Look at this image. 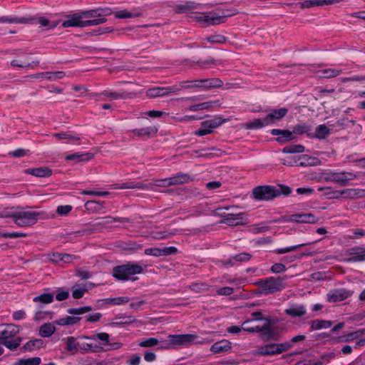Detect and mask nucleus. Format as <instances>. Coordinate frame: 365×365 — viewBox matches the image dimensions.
Here are the masks:
<instances>
[{
  "mask_svg": "<svg viewBox=\"0 0 365 365\" xmlns=\"http://www.w3.org/2000/svg\"><path fill=\"white\" fill-rule=\"evenodd\" d=\"M110 14L111 11L109 8L86 11L68 16V19L63 21L62 26L64 28L96 26L105 23L106 21V16Z\"/></svg>",
  "mask_w": 365,
  "mask_h": 365,
  "instance_id": "nucleus-1",
  "label": "nucleus"
},
{
  "mask_svg": "<svg viewBox=\"0 0 365 365\" xmlns=\"http://www.w3.org/2000/svg\"><path fill=\"white\" fill-rule=\"evenodd\" d=\"M235 13H231L227 11L218 10L217 11H210L206 13L202 12H191L190 17L198 22L204 26L219 24L223 21L225 18L234 15Z\"/></svg>",
  "mask_w": 365,
  "mask_h": 365,
  "instance_id": "nucleus-2",
  "label": "nucleus"
},
{
  "mask_svg": "<svg viewBox=\"0 0 365 365\" xmlns=\"http://www.w3.org/2000/svg\"><path fill=\"white\" fill-rule=\"evenodd\" d=\"M144 270V267L138 263H127L113 268V276L123 281L135 280L133 276L141 274Z\"/></svg>",
  "mask_w": 365,
  "mask_h": 365,
  "instance_id": "nucleus-3",
  "label": "nucleus"
},
{
  "mask_svg": "<svg viewBox=\"0 0 365 365\" xmlns=\"http://www.w3.org/2000/svg\"><path fill=\"white\" fill-rule=\"evenodd\" d=\"M222 81L219 78H203L187 81L182 83L184 88L192 89L193 91L207 90L212 88H219L222 86Z\"/></svg>",
  "mask_w": 365,
  "mask_h": 365,
  "instance_id": "nucleus-4",
  "label": "nucleus"
},
{
  "mask_svg": "<svg viewBox=\"0 0 365 365\" xmlns=\"http://www.w3.org/2000/svg\"><path fill=\"white\" fill-rule=\"evenodd\" d=\"M259 287L261 292L264 294H272L277 292H280L285 288V284L282 278H275L269 277L264 279H261L256 282Z\"/></svg>",
  "mask_w": 365,
  "mask_h": 365,
  "instance_id": "nucleus-5",
  "label": "nucleus"
},
{
  "mask_svg": "<svg viewBox=\"0 0 365 365\" xmlns=\"http://www.w3.org/2000/svg\"><path fill=\"white\" fill-rule=\"evenodd\" d=\"M39 213L26 208H16L15 224L19 227L34 225L38 220Z\"/></svg>",
  "mask_w": 365,
  "mask_h": 365,
  "instance_id": "nucleus-6",
  "label": "nucleus"
},
{
  "mask_svg": "<svg viewBox=\"0 0 365 365\" xmlns=\"http://www.w3.org/2000/svg\"><path fill=\"white\" fill-rule=\"evenodd\" d=\"M92 310L90 306H85L78 308H70L67 312L73 316H67L56 321V324L58 326L73 325L79 322L81 318L78 315L84 314Z\"/></svg>",
  "mask_w": 365,
  "mask_h": 365,
  "instance_id": "nucleus-7",
  "label": "nucleus"
},
{
  "mask_svg": "<svg viewBox=\"0 0 365 365\" xmlns=\"http://www.w3.org/2000/svg\"><path fill=\"white\" fill-rule=\"evenodd\" d=\"M292 344L289 342L279 344L271 343L259 347L257 351H256L255 354L262 356H274L287 351L292 347Z\"/></svg>",
  "mask_w": 365,
  "mask_h": 365,
  "instance_id": "nucleus-8",
  "label": "nucleus"
},
{
  "mask_svg": "<svg viewBox=\"0 0 365 365\" xmlns=\"http://www.w3.org/2000/svg\"><path fill=\"white\" fill-rule=\"evenodd\" d=\"M169 339L163 341L160 348L171 349L180 345H186L192 342L196 336L193 334H170Z\"/></svg>",
  "mask_w": 365,
  "mask_h": 365,
  "instance_id": "nucleus-9",
  "label": "nucleus"
},
{
  "mask_svg": "<svg viewBox=\"0 0 365 365\" xmlns=\"http://www.w3.org/2000/svg\"><path fill=\"white\" fill-rule=\"evenodd\" d=\"M192 180V178L190 177V175L186 173H180L170 178L156 180L155 182V185L158 187H168L170 185L187 183Z\"/></svg>",
  "mask_w": 365,
  "mask_h": 365,
  "instance_id": "nucleus-10",
  "label": "nucleus"
},
{
  "mask_svg": "<svg viewBox=\"0 0 365 365\" xmlns=\"http://www.w3.org/2000/svg\"><path fill=\"white\" fill-rule=\"evenodd\" d=\"M224 120L219 117L215 116L214 118L205 120L201 123V127L195 132V134L198 136H203L205 135L210 134L212 133L214 129L220 126L223 123Z\"/></svg>",
  "mask_w": 365,
  "mask_h": 365,
  "instance_id": "nucleus-11",
  "label": "nucleus"
},
{
  "mask_svg": "<svg viewBox=\"0 0 365 365\" xmlns=\"http://www.w3.org/2000/svg\"><path fill=\"white\" fill-rule=\"evenodd\" d=\"M253 196L258 200H269L279 195V192L272 186L264 185L255 187L252 192Z\"/></svg>",
  "mask_w": 365,
  "mask_h": 365,
  "instance_id": "nucleus-12",
  "label": "nucleus"
},
{
  "mask_svg": "<svg viewBox=\"0 0 365 365\" xmlns=\"http://www.w3.org/2000/svg\"><path fill=\"white\" fill-rule=\"evenodd\" d=\"M357 178V175L351 172H330L327 174L325 180L333 182L339 183L341 185H346L350 180Z\"/></svg>",
  "mask_w": 365,
  "mask_h": 365,
  "instance_id": "nucleus-13",
  "label": "nucleus"
},
{
  "mask_svg": "<svg viewBox=\"0 0 365 365\" xmlns=\"http://www.w3.org/2000/svg\"><path fill=\"white\" fill-rule=\"evenodd\" d=\"M319 218L312 213H298L289 216L287 222L297 223L316 224Z\"/></svg>",
  "mask_w": 365,
  "mask_h": 365,
  "instance_id": "nucleus-14",
  "label": "nucleus"
},
{
  "mask_svg": "<svg viewBox=\"0 0 365 365\" xmlns=\"http://www.w3.org/2000/svg\"><path fill=\"white\" fill-rule=\"evenodd\" d=\"M352 293V292L345 289H334L327 294V300L329 302H341L351 296Z\"/></svg>",
  "mask_w": 365,
  "mask_h": 365,
  "instance_id": "nucleus-15",
  "label": "nucleus"
},
{
  "mask_svg": "<svg viewBox=\"0 0 365 365\" xmlns=\"http://www.w3.org/2000/svg\"><path fill=\"white\" fill-rule=\"evenodd\" d=\"M109 9L111 11L110 14H113L115 18L120 19L139 17L142 15L140 8H134L131 11L127 9L112 11L110 9Z\"/></svg>",
  "mask_w": 365,
  "mask_h": 365,
  "instance_id": "nucleus-16",
  "label": "nucleus"
},
{
  "mask_svg": "<svg viewBox=\"0 0 365 365\" xmlns=\"http://www.w3.org/2000/svg\"><path fill=\"white\" fill-rule=\"evenodd\" d=\"M178 89L174 87H155L147 91V96L151 98L163 97L175 93Z\"/></svg>",
  "mask_w": 365,
  "mask_h": 365,
  "instance_id": "nucleus-17",
  "label": "nucleus"
},
{
  "mask_svg": "<svg viewBox=\"0 0 365 365\" xmlns=\"http://www.w3.org/2000/svg\"><path fill=\"white\" fill-rule=\"evenodd\" d=\"M53 136L58 140L73 145L78 144L81 139L78 135L73 132H62L54 133L53 134Z\"/></svg>",
  "mask_w": 365,
  "mask_h": 365,
  "instance_id": "nucleus-18",
  "label": "nucleus"
},
{
  "mask_svg": "<svg viewBox=\"0 0 365 365\" xmlns=\"http://www.w3.org/2000/svg\"><path fill=\"white\" fill-rule=\"evenodd\" d=\"M340 197L346 199H357L365 197V190L358 188H346L339 190Z\"/></svg>",
  "mask_w": 365,
  "mask_h": 365,
  "instance_id": "nucleus-19",
  "label": "nucleus"
},
{
  "mask_svg": "<svg viewBox=\"0 0 365 365\" xmlns=\"http://www.w3.org/2000/svg\"><path fill=\"white\" fill-rule=\"evenodd\" d=\"M20 331L19 327L14 324H6L5 328L0 331V340L5 341L15 336Z\"/></svg>",
  "mask_w": 365,
  "mask_h": 365,
  "instance_id": "nucleus-20",
  "label": "nucleus"
},
{
  "mask_svg": "<svg viewBox=\"0 0 365 365\" xmlns=\"http://www.w3.org/2000/svg\"><path fill=\"white\" fill-rule=\"evenodd\" d=\"M232 348L231 342L226 339H222L219 341L214 343L211 347L210 350L213 353L220 354L225 353L230 351Z\"/></svg>",
  "mask_w": 365,
  "mask_h": 365,
  "instance_id": "nucleus-21",
  "label": "nucleus"
},
{
  "mask_svg": "<svg viewBox=\"0 0 365 365\" xmlns=\"http://www.w3.org/2000/svg\"><path fill=\"white\" fill-rule=\"evenodd\" d=\"M273 135H278L277 141L282 143L290 141L294 138L293 133L290 131L279 129H273L271 130Z\"/></svg>",
  "mask_w": 365,
  "mask_h": 365,
  "instance_id": "nucleus-22",
  "label": "nucleus"
},
{
  "mask_svg": "<svg viewBox=\"0 0 365 365\" xmlns=\"http://www.w3.org/2000/svg\"><path fill=\"white\" fill-rule=\"evenodd\" d=\"M287 113V109L284 108L274 110L265 117V120L269 124L274 123L282 119Z\"/></svg>",
  "mask_w": 365,
  "mask_h": 365,
  "instance_id": "nucleus-23",
  "label": "nucleus"
},
{
  "mask_svg": "<svg viewBox=\"0 0 365 365\" xmlns=\"http://www.w3.org/2000/svg\"><path fill=\"white\" fill-rule=\"evenodd\" d=\"M349 260L352 262L365 261V247H356L349 250Z\"/></svg>",
  "mask_w": 365,
  "mask_h": 365,
  "instance_id": "nucleus-24",
  "label": "nucleus"
},
{
  "mask_svg": "<svg viewBox=\"0 0 365 365\" xmlns=\"http://www.w3.org/2000/svg\"><path fill=\"white\" fill-rule=\"evenodd\" d=\"M66 344V350L71 354H75L79 350L80 341L77 338L73 336H68L63 339Z\"/></svg>",
  "mask_w": 365,
  "mask_h": 365,
  "instance_id": "nucleus-25",
  "label": "nucleus"
},
{
  "mask_svg": "<svg viewBox=\"0 0 365 365\" xmlns=\"http://www.w3.org/2000/svg\"><path fill=\"white\" fill-rule=\"evenodd\" d=\"M25 173L38 178H47L51 175L52 170L48 167H41L27 169Z\"/></svg>",
  "mask_w": 365,
  "mask_h": 365,
  "instance_id": "nucleus-26",
  "label": "nucleus"
},
{
  "mask_svg": "<svg viewBox=\"0 0 365 365\" xmlns=\"http://www.w3.org/2000/svg\"><path fill=\"white\" fill-rule=\"evenodd\" d=\"M175 250V248L173 247H165L163 249L152 247V248L145 249L144 251V253L146 255L160 257V256H163V255H168L172 253V250Z\"/></svg>",
  "mask_w": 365,
  "mask_h": 365,
  "instance_id": "nucleus-27",
  "label": "nucleus"
},
{
  "mask_svg": "<svg viewBox=\"0 0 365 365\" xmlns=\"http://www.w3.org/2000/svg\"><path fill=\"white\" fill-rule=\"evenodd\" d=\"M43 346V341L41 339H34L27 341L22 347L21 351L24 352L34 351L38 350Z\"/></svg>",
  "mask_w": 365,
  "mask_h": 365,
  "instance_id": "nucleus-28",
  "label": "nucleus"
},
{
  "mask_svg": "<svg viewBox=\"0 0 365 365\" xmlns=\"http://www.w3.org/2000/svg\"><path fill=\"white\" fill-rule=\"evenodd\" d=\"M79 350L82 352L98 353L104 351L105 349L101 345L80 341Z\"/></svg>",
  "mask_w": 365,
  "mask_h": 365,
  "instance_id": "nucleus-29",
  "label": "nucleus"
},
{
  "mask_svg": "<svg viewBox=\"0 0 365 365\" xmlns=\"http://www.w3.org/2000/svg\"><path fill=\"white\" fill-rule=\"evenodd\" d=\"M331 128L325 124L318 125L314 131V137L322 140L328 137L331 134Z\"/></svg>",
  "mask_w": 365,
  "mask_h": 365,
  "instance_id": "nucleus-30",
  "label": "nucleus"
},
{
  "mask_svg": "<svg viewBox=\"0 0 365 365\" xmlns=\"http://www.w3.org/2000/svg\"><path fill=\"white\" fill-rule=\"evenodd\" d=\"M285 313L292 317H302L306 314V308L303 305H292L285 309Z\"/></svg>",
  "mask_w": 365,
  "mask_h": 365,
  "instance_id": "nucleus-31",
  "label": "nucleus"
},
{
  "mask_svg": "<svg viewBox=\"0 0 365 365\" xmlns=\"http://www.w3.org/2000/svg\"><path fill=\"white\" fill-rule=\"evenodd\" d=\"M92 287L91 283L85 284H76L73 287L72 296L75 299L81 298L84 294Z\"/></svg>",
  "mask_w": 365,
  "mask_h": 365,
  "instance_id": "nucleus-32",
  "label": "nucleus"
},
{
  "mask_svg": "<svg viewBox=\"0 0 365 365\" xmlns=\"http://www.w3.org/2000/svg\"><path fill=\"white\" fill-rule=\"evenodd\" d=\"M53 312L50 311L38 309L34 312V320L36 322L51 319L53 318Z\"/></svg>",
  "mask_w": 365,
  "mask_h": 365,
  "instance_id": "nucleus-33",
  "label": "nucleus"
},
{
  "mask_svg": "<svg viewBox=\"0 0 365 365\" xmlns=\"http://www.w3.org/2000/svg\"><path fill=\"white\" fill-rule=\"evenodd\" d=\"M81 339H89V340H100L103 342V346H108L110 343V336L106 332H101L98 333L92 336H81Z\"/></svg>",
  "mask_w": 365,
  "mask_h": 365,
  "instance_id": "nucleus-34",
  "label": "nucleus"
},
{
  "mask_svg": "<svg viewBox=\"0 0 365 365\" xmlns=\"http://www.w3.org/2000/svg\"><path fill=\"white\" fill-rule=\"evenodd\" d=\"M158 132V128L155 126H150L147 128H140V129H134L133 130V133L135 135L137 136H151L155 135Z\"/></svg>",
  "mask_w": 365,
  "mask_h": 365,
  "instance_id": "nucleus-35",
  "label": "nucleus"
},
{
  "mask_svg": "<svg viewBox=\"0 0 365 365\" xmlns=\"http://www.w3.org/2000/svg\"><path fill=\"white\" fill-rule=\"evenodd\" d=\"M56 331V327L53 324L45 323L39 329V335L42 337H49Z\"/></svg>",
  "mask_w": 365,
  "mask_h": 365,
  "instance_id": "nucleus-36",
  "label": "nucleus"
},
{
  "mask_svg": "<svg viewBox=\"0 0 365 365\" xmlns=\"http://www.w3.org/2000/svg\"><path fill=\"white\" fill-rule=\"evenodd\" d=\"M54 299L53 294L51 293H43L34 297L33 301L36 303L47 304L53 302Z\"/></svg>",
  "mask_w": 365,
  "mask_h": 365,
  "instance_id": "nucleus-37",
  "label": "nucleus"
},
{
  "mask_svg": "<svg viewBox=\"0 0 365 365\" xmlns=\"http://www.w3.org/2000/svg\"><path fill=\"white\" fill-rule=\"evenodd\" d=\"M344 71L339 68H326L319 71V76L324 78H333L336 77Z\"/></svg>",
  "mask_w": 365,
  "mask_h": 365,
  "instance_id": "nucleus-38",
  "label": "nucleus"
},
{
  "mask_svg": "<svg viewBox=\"0 0 365 365\" xmlns=\"http://www.w3.org/2000/svg\"><path fill=\"white\" fill-rule=\"evenodd\" d=\"M332 325V322L329 320H314L311 323V329L312 330H319L322 329H327Z\"/></svg>",
  "mask_w": 365,
  "mask_h": 365,
  "instance_id": "nucleus-39",
  "label": "nucleus"
},
{
  "mask_svg": "<svg viewBox=\"0 0 365 365\" xmlns=\"http://www.w3.org/2000/svg\"><path fill=\"white\" fill-rule=\"evenodd\" d=\"M93 155L90 153H74L68 155L66 157V160H76V161H85L91 159Z\"/></svg>",
  "mask_w": 365,
  "mask_h": 365,
  "instance_id": "nucleus-40",
  "label": "nucleus"
},
{
  "mask_svg": "<svg viewBox=\"0 0 365 365\" xmlns=\"http://www.w3.org/2000/svg\"><path fill=\"white\" fill-rule=\"evenodd\" d=\"M319 191H323L324 196L328 199H338L340 197L339 190H334L330 187H319Z\"/></svg>",
  "mask_w": 365,
  "mask_h": 365,
  "instance_id": "nucleus-41",
  "label": "nucleus"
},
{
  "mask_svg": "<svg viewBox=\"0 0 365 365\" xmlns=\"http://www.w3.org/2000/svg\"><path fill=\"white\" fill-rule=\"evenodd\" d=\"M41 362L40 357H31L18 360L14 365H39Z\"/></svg>",
  "mask_w": 365,
  "mask_h": 365,
  "instance_id": "nucleus-42",
  "label": "nucleus"
},
{
  "mask_svg": "<svg viewBox=\"0 0 365 365\" xmlns=\"http://www.w3.org/2000/svg\"><path fill=\"white\" fill-rule=\"evenodd\" d=\"M105 303L112 305H121L126 304L129 302V298L127 297H118L114 298H107L104 299Z\"/></svg>",
  "mask_w": 365,
  "mask_h": 365,
  "instance_id": "nucleus-43",
  "label": "nucleus"
},
{
  "mask_svg": "<svg viewBox=\"0 0 365 365\" xmlns=\"http://www.w3.org/2000/svg\"><path fill=\"white\" fill-rule=\"evenodd\" d=\"M22 341V338L16 337L11 340L8 339L5 341H3L2 344L10 350H15L17 347H19Z\"/></svg>",
  "mask_w": 365,
  "mask_h": 365,
  "instance_id": "nucleus-44",
  "label": "nucleus"
},
{
  "mask_svg": "<svg viewBox=\"0 0 365 365\" xmlns=\"http://www.w3.org/2000/svg\"><path fill=\"white\" fill-rule=\"evenodd\" d=\"M148 186L147 185H144L142 183H137L133 184L132 182H123L120 184V185L115 186V188L117 189H134V188H139V189H147Z\"/></svg>",
  "mask_w": 365,
  "mask_h": 365,
  "instance_id": "nucleus-45",
  "label": "nucleus"
},
{
  "mask_svg": "<svg viewBox=\"0 0 365 365\" xmlns=\"http://www.w3.org/2000/svg\"><path fill=\"white\" fill-rule=\"evenodd\" d=\"M268 125V123L265 120V118L263 119H254L247 124V128L250 129H257L261 128Z\"/></svg>",
  "mask_w": 365,
  "mask_h": 365,
  "instance_id": "nucleus-46",
  "label": "nucleus"
},
{
  "mask_svg": "<svg viewBox=\"0 0 365 365\" xmlns=\"http://www.w3.org/2000/svg\"><path fill=\"white\" fill-rule=\"evenodd\" d=\"M284 153H301L304 152V147L302 145H288L283 148Z\"/></svg>",
  "mask_w": 365,
  "mask_h": 365,
  "instance_id": "nucleus-47",
  "label": "nucleus"
},
{
  "mask_svg": "<svg viewBox=\"0 0 365 365\" xmlns=\"http://www.w3.org/2000/svg\"><path fill=\"white\" fill-rule=\"evenodd\" d=\"M204 41L210 43H223L225 41V37L222 35H213L206 37Z\"/></svg>",
  "mask_w": 365,
  "mask_h": 365,
  "instance_id": "nucleus-48",
  "label": "nucleus"
},
{
  "mask_svg": "<svg viewBox=\"0 0 365 365\" xmlns=\"http://www.w3.org/2000/svg\"><path fill=\"white\" fill-rule=\"evenodd\" d=\"M195 7H196L195 4L194 2H186L185 4H183L177 5L176 11L178 12L183 13V12H186L187 11L192 10V9H195Z\"/></svg>",
  "mask_w": 365,
  "mask_h": 365,
  "instance_id": "nucleus-49",
  "label": "nucleus"
},
{
  "mask_svg": "<svg viewBox=\"0 0 365 365\" xmlns=\"http://www.w3.org/2000/svg\"><path fill=\"white\" fill-rule=\"evenodd\" d=\"M16 208H6L0 211V217H11L15 221Z\"/></svg>",
  "mask_w": 365,
  "mask_h": 365,
  "instance_id": "nucleus-50",
  "label": "nucleus"
},
{
  "mask_svg": "<svg viewBox=\"0 0 365 365\" xmlns=\"http://www.w3.org/2000/svg\"><path fill=\"white\" fill-rule=\"evenodd\" d=\"M306 245H307L306 243H303V244H299V245H297L289 246V247H287L279 248V249H277L276 250V252L277 254L287 253V252H289L295 251L297 249H299V247L305 246Z\"/></svg>",
  "mask_w": 365,
  "mask_h": 365,
  "instance_id": "nucleus-51",
  "label": "nucleus"
},
{
  "mask_svg": "<svg viewBox=\"0 0 365 365\" xmlns=\"http://www.w3.org/2000/svg\"><path fill=\"white\" fill-rule=\"evenodd\" d=\"M38 24L43 27H47L48 29H53L57 26L56 22H51L46 17H39L38 19Z\"/></svg>",
  "mask_w": 365,
  "mask_h": 365,
  "instance_id": "nucleus-52",
  "label": "nucleus"
},
{
  "mask_svg": "<svg viewBox=\"0 0 365 365\" xmlns=\"http://www.w3.org/2000/svg\"><path fill=\"white\" fill-rule=\"evenodd\" d=\"M159 341L154 337L148 338L145 340H143L139 343V345L142 347H152L156 346L158 344Z\"/></svg>",
  "mask_w": 365,
  "mask_h": 365,
  "instance_id": "nucleus-53",
  "label": "nucleus"
},
{
  "mask_svg": "<svg viewBox=\"0 0 365 365\" xmlns=\"http://www.w3.org/2000/svg\"><path fill=\"white\" fill-rule=\"evenodd\" d=\"M252 322V320H247L242 323V329L248 332H259L262 331V329L259 327H247V324Z\"/></svg>",
  "mask_w": 365,
  "mask_h": 365,
  "instance_id": "nucleus-54",
  "label": "nucleus"
},
{
  "mask_svg": "<svg viewBox=\"0 0 365 365\" xmlns=\"http://www.w3.org/2000/svg\"><path fill=\"white\" fill-rule=\"evenodd\" d=\"M72 206L70 205H59L57 207L56 212L59 215H66L72 210Z\"/></svg>",
  "mask_w": 365,
  "mask_h": 365,
  "instance_id": "nucleus-55",
  "label": "nucleus"
},
{
  "mask_svg": "<svg viewBox=\"0 0 365 365\" xmlns=\"http://www.w3.org/2000/svg\"><path fill=\"white\" fill-rule=\"evenodd\" d=\"M46 75L48 76V81H56L63 78L66 73L63 71H55L49 72V74Z\"/></svg>",
  "mask_w": 365,
  "mask_h": 365,
  "instance_id": "nucleus-56",
  "label": "nucleus"
},
{
  "mask_svg": "<svg viewBox=\"0 0 365 365\" xmlns=\"http://www.w3.org/2000/svg\"><path fill=\"white\" fill-rule=\"evenodd\" d=\"M26 235L22 232H0V237L4 238H16V237H25Z\"/></svg>",
  "mask_w": 365,
  "mask_h": 365,
  "instance_id": "nucleus-57",
  "label": "nucleus"
},
{
  "mask_svg": "<svg viewBox=\"0 0 365 365\" xmlns=\"http://www.w3.org/2000/svg\"><path fill=\"white\" fill-rule=\"evenodd\" d=\"M173 235V233L168 232L167 231L156 232L153 234V237L155 240H163L168 238Z\"/></svg>",
  "mask_w": 365,
  "mask_h": 365,
  "instance_id": "nucleus-58",
  "label": "nucleus"
},
{
  "mask_svg": "<svg viewBox=\"0 0 365 365\" xmlns=\"http://www.w3.org/2000/svg\"><path fill=\"white\" fill-rule=\"evenodd\" d=\"M216 292L218 295L229 296L233 294L234 289L230 287H224L218 289Z\"/></svg>",
  "mask_w": 365,
  "mask_h": 365,
  "instance_id": "nucleus-59",
  "label": "nucleus"
},
{
  "mask_svg": "<svg viewBox=\"0 0 365 365\" xmlns=\"http://www.w3.org/2000/svg\"><path fill=\"white\" fill-rule=\"evenodd\" d=\"M55 257V259L53 260L58 261H63L64 262L68 263L71 262L72 260L73 257L70 255H62V254H56L53 255Z\"/></svg>",
  "mask_w": 365,
  "mask_h": 365,
  "instance_id": "nucleus-60",
  "label": "nucleus"
},
{
  "mask_svg": "<svg viewBox=\"0 0 365 365\" xmlns=\"http://www.w3.org/2000/svg\"><path fill=\"white\" fill-rule=\"evenodd\" d=\"M13 319L16 321L24 319L26 317V313L24 310H16L12 314Z\"/></svg>",
  "mask_w": 365,
  "mask_h": 365,
  "instance_id": "nucleus-61",
  "label": "nucleus"
},
{
  "mask_svg": "<svg viewBox=\"0 0 365 365\" xmlns=\"http://www.w3.org/2000/svg\"><path fill=\"white\" fill-rule=\"evenodd\" d=\"M286 270V267L284 264L282 263H276L273 264L271 267V271L273 273L279 274L284 272Z\"/></svg>",
  "mask_w": 365,
  "mask_h": 365,
  "instance_id": "nucleus-62",
  "label": "nucleus"
},
{
  "mask_svg": "<svg viewBox=\"0 0 365 365\" xmlns=\"http://www.w3.org/2000/svg\"><path fill=\"white\" fill-rule=\"evenodd\" d=\"M68 297H69V292L68 290L59 289L58 290V293L56 296V299L58 301H63V300H66Z\"/></svg>",
  "mask_w": 365,
  "mask_h": 365,
  "instance_id": "nucleus-63",
  "label": "nucleus"
},
{
  "mask_svg": "<svg viewBox=\"0 0 365 365\" xmlns=\"http://www.w3.org/2000/svg\"><path fill=\"white\" fill-rule=\"evenodd\" d=\"M143 115L150 118H160L165 115H167V113L160 110H149L143 113Z\"/></svg>",
  "mask_w": 365,
  "mask_h": 365,
  "instance_id": "nucleus-64",
  "label": "nucleus"
}]
</instances>
